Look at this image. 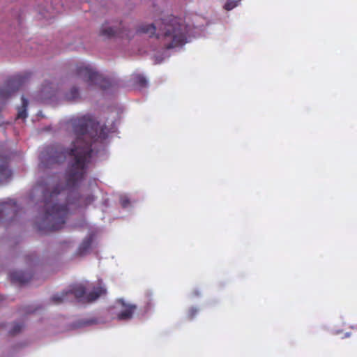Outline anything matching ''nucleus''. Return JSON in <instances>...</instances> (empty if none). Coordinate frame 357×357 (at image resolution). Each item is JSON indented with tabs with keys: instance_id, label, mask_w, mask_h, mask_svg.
<instances>
[{
	"instance_id": "13",
	"label": "nucleus",
	"mask_w": 357,
	"mask_h": 357,
	"mask_svg": "<svg viewBox=\"0 0 357 357\" xmlns=\"http://www.w3.org/2000/svg\"><path fill=\"white\" fill-rule=\"evenodd\" d=\"M29 102L24 96L22 97V106L18 110L17 119H26L27 116L26 109Z\"/></svg>"
},
{
	"instance_id": "22",
	"label": "nucleus",
	"mask_w": 357,
	"mask_h": 357,
	"mask_svg": "<svg viewBox=\"0 0 357 357\" xmlns=\"http://www.w3.org/2000/svg\"><path fill=\"white\" fill-rule=\"evenodd\" d=\"M199 294H199V291H197V290H195V291H193V295L194 296H199Z\"/></svg>"
},
{
	"instance_id": "16",
	"label": "nucleus",
	"mask_w": 357,
	"mask_h": 357,
	"mask_svg": "<svg viewBox=\"0 0 357 357\" xmlns=\"http://www.w3.org/2000/svg\"><path fill=\"white\" fill-rule=\"evenodd\" d=\"M241 0H228L225 4V9L227 10H231L238 6V3Z\"/></svg>"
},
{
	"instance_id": "18",
	"label": "nucleus",
	"mask_w": 357,
	"mask_h": 357,
	"mask_svg": "<svg viewBox=\"0 0 357 357\" xmlns=\"http://www.w3.org/2000/svg\"><path fill=\"white\" fill-rule=\"evenodd\" d=\"M197 313H198V309L195 307H192L188 310V311L187 312V317L188 319L191 320L195 317V316L197 314Z\"/></svg>"
},
{
	"instance_id": "19",
	"label": "nucleus",
	"mask_w": 357,
	"mask_h": 357,
	"mask_svg": "<svg viewBox=\"0 0 357 357\" xmlns=\"http://www.w3.org/2000/svg\"><path fill=\"white\" fill-rule=\"evenodd\" d=\"M95 199V197L93 195H89L85 198V205L87 206L89 204H91Z\"/></svg>"
},
{
	"instance_id": "11",
	"label": "nucleus",
	"mask_w": 357,
	"mask_h": 357,
	"mask_svg": "<svg viewBox=\"0 0 357 357\" xmlns=\"http://www.w3.org/2000/svg\"><path fill=\"white\" fill-rule=\"evenodd\" d=\"M16 202L13 199H8L5 202H0V218L4 214L10 213V209L15 208Z\"/></svg>"
},
{
	"instance_id": "20",
	"label": "nucleus",
	"mask_w": 357,
	"mask_h": 357,
	"mask_svg": "<svg viewBox=\"0 0 357 357\" xmlns=\"http://www.w3.org/2000/svg\"><path fill=\"white\" fill-rule=\"evenodd\" d=\"M34 256L33 255H26L25 257V260L27 263H32L33 261Z\"/></svg>"
},
{
	"instance_id": "17",
	"label": "nucleus",
	"mask_w": 357,
	"mask_h": 357,
	"mask_svg": "<svg viewBox=\"0 0 357 357\" xmlns=\"http://www.w3.org/2000/svg\"><path fill=\"white\" fill-rule=\"evenodd\" d=\"M23 327V324L17 323L13 326V328L10 331V333L13 335H15L20 333Z\"/></svg>"
},
{
	"instance_id": "1",
	"label": "nucleus",
	"mask_w": 357,
	"mask_h": 357,
	"mask_svg": "<svg viewBox=\"0 0 357 357\" xmlns=\"http://www.w3.org/2000/svg\"><path fill=\"white\" fill-rule=\"evenodd\" d=\"M75 135L70 149L61 150L48 146L40 155V167L49 168L63 162L67 158L63 183L58 174L42 178L38 185L43 188V212L36 222L37 229L47 234L61 229L69 214L71 189L76 188L84 180L91 162L92 144L107 137L106 128L100 126L91 115L73 116L67 121Z\"/></svg>"
},
{
	"instance_id": "14",
	"label": "nucleus",
	"mask_w": 357,
	"mask_h": 357,
	"mask_svg": "<svg viewBox=\"0 0 357 357\" xmlns=\"http://www.w3.org/2000/svg\"><path fill=\"white\" fill-rule=\"evenodd\" d=\"M133 84L139 87H146L147 85V80L145 77L142 75L137 74L132 77Z\"/></svg>"
},
{
	"instance_id": "9",
	"label": "nucleus",
	"mask_w": 357,
	"mask_h": 357,
	"mask_svg": "<svg viewBox=\"0 0 357 357\" xmlns=\"http://www.w3.org/2000/svg\"><path fill=\"white\" fill-rule=\"evenodd\" d=\"M93 242V238L92 236H87L86 237L81 244L79 245V248L77 250L76 255L79 256H83L86 255L89 250L91 248V244Z\"/></svg>"
},
{
	"instance_id": "6",
	"label": "nucleus",
	"mask_w": 357,
	"mask_h": 357,
	"mask_svg": "<svg viewBox=\"0 0 357 357\" xmlns=\"http://www.w3.org/2000/svg\"><path fill=\"white\" fill-rule=\"evenodd\" d=\"M116 303L121 307V311L116 315L119 320L128 321L132 319L134 313L137 310L136 305L127 303L123 298L117 299Z\"/></svg>"
},
{
	"instance_id": "2",
	"label": "nucleus",
	"mask_w": 357,
	"mask_h": 357,
	"mask_svg": "<svg viewBox=\"0 0 357 357\" xmlns=\"http://www.w3.org/2000/svg\"><path fill=\"white\" fill-rule=\"evenodd\" d=\"M157 24L158 32L156 38L161 40L166 49L183 46L186 43L185 26L180 19L170 15L162 19Z\"/></svg>"
},
{
	"instance_id": "8",
	"label": "nucleus",
	"mask_w": 357,
	"mask_h": 357,
	"mask_svg": "<svg viewBox=\"0 0 357 357\" xmlns=\"http://www.w3.org/2000/svg\"><path fill=\"white\" fill-rule=\"evenodd\" d=\"M12 176V172L8 167L7 158L0 156V184L7 182Z\"/></svg>"
},
{
	"instance_id": "3",
	"label": "nucleus",
	"mask_w": 357,
	"mask_h": 357,
	"mask_svg": "<svg viewBox=\"0 0 357 357\" xmlns=\"http://www.w3.org/2000/svg\"><path fill=\"white\" fill-rule=\"evenodd\" d=\"M106 294L107 289L102 285L101 282L94 287L89 293H86V289L84 285L75 284L69 291H63L61 294L54 295L52 297V301L54 303L58 305L68 301L70 296L73 295L79 302L90 303Z\"/></svg>"
},
{
	"instance_id": "10",
	"label": "nucleus",
	"mask_w": 357,
	"mask_h": 357,
	"mask_svg": "<svg viewBox=\"0 0 357 357\" xmlns=\"http://www.w3.org/2000/svg\"><path fill=\"white\" fill-rule=\"evenodd\" d=\"M100 34L107 38H110L115 36H119L121 37L123 36L119 29H114L111 26H107L105 24L102 26Z\"/></svg>"
},
{
	"instance_id": "5",
	"label": "nucleus",
	"mask_w": 357,
	"mask_h": 357,
	"mask_svg": "<svg viewBox=\"0 0 357 357\" xmlns=\"http://www.w3.org/2000/svg\"><path fill=\"white\" fill-rule=\"evenodd\" d=\"M28 75H17L9 78L6 84L0 88V99H7L17 91L27 80Z\"/></svg>"
},
{
	"instance_id": "7",
	"label": "nucleus",
	"mask_w": 357,
	"mask_h": 357,
	"mask_svg": "<svg viewBox=\"0 0 357 357\" xmlns=\"http://www.w3.org/2000/svg\"><path fill=\"white\" fill-rule=\"evenodd\" d=\"M9 278L12 283L22 285L27 283L31 279L32 275L22 271H13L9 274Z\"/></svg>"
},
{
	"instance_id": "12",
	"label": "nucleus",
	"mask_w": 357,
	"mask_h": 357,
	"mask_svg": "<svg viewBox=\"0 0 357 357\" xmlns=\"http://www.w3.org/2000/svg\"><path fill=\"white\" fill-rule=\"evenodd\" d=\"M156 31V26L153 24H141L139 25L136 32L137 33H145L149 34L150 36L155 35Z\"/></svg>"
},
{
	"instance_id": "21",
	"label": "nucleus",
	"mask_w": 357,
	"mask_h": 357,
	"mask_svg": "<svg viewBox=\"0 0 357 357\" xmlns=\"http://www.w3.org/2000/svg\"><path fill=\"white\" fill-rule=\"evenodd\" d=\"M129 203V201L128 199L126 200H122V206L123 207H126Z\"/></svg>"
},
{
	"instance_id": "4",
	"label": "nucleus",
	"mask_w": 357,
	"mask_h": 357,
	"mask_svg": "<svg viewBox=\"0 0 357 357\" xmlns=\"http://www.w3.org/2000/svg\"><path fill=\"white\" fill-rule=\"evenodd\" d=\"M77 77L82 79L89 85H98L102 89H107L111 86L109 79L102 77L90 65L81 63L77 65L75 70Z\"/></svg>"
},
{
	"instance_id": "15",
	"label": "nucleus",
	"mask_w": 357,
	"mask_h": 357,
	"mask_svg": "<svg viewBox=\"0 0 357 357\" xmlns=\"http://www.w3.org/2000/svg\"><path fill=\"white\" fill-rule=\"evenodd\" d=\"M79 90L77 87H73L68 93L66 94V99L69 100H73L79 98Z\"/></svg>"
}]
</instances>
